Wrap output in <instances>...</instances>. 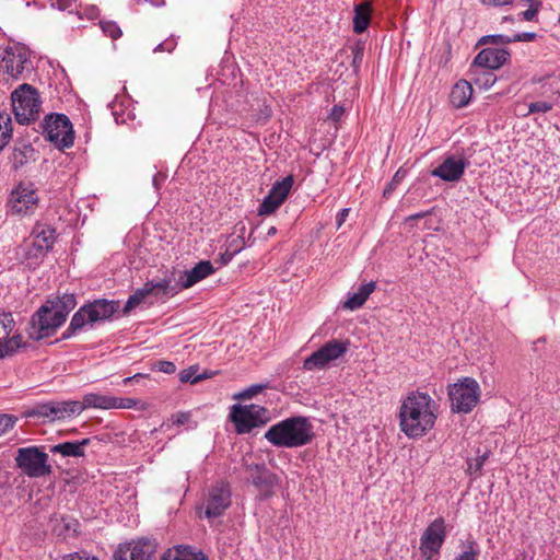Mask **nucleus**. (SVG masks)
Returning <instances> with one entry per match:
<instances>
[{
  "instance_id": "nucleus-59",
  "label": "nucleus",
  "mask_w": 560,
  "mask_h": 560,
  "mask_svg": "<svg viewBox=\"0 0 560 560\" xmlns=\"http://www.w3.org/2000/svg\"><path fill=\"white\" fill-rule=\"evenodd\" d=\"M348 213H349V209L348 208H343V209L340 210V212L337 215L338 226H340L345 222L346 217L348 215Z\"/></svg>"
},
{
  "instance_id": "nucleus-11",
  "label": "nucleus",
  "mask_w": 560,
  "mask_h": 560,
  "mask_svg": "<svg viewBox=\"0 0 560 560\" xmlns=\"http://www.w3.org/2000/svg\"><path fill=\"white\" fill-rule=\"evenodd\" d=\"M445 520L440 516L431 522L420 537V552L425 560H439L438 555L446 539Z\"/></svg>"
},
{
  "instance_id": "nucleus-51",
  "label": "nucleus",
  "mask_w": 560,
  "mask_h": 560,
  "mask_svg": "<svg viewBox=\"0 0 560 560\" xmlns=\"http://www.w3.org/2000/svg\"><path fill=\"white\" fill-rule=\"evenodd\" d=\"M137 405V399L115 397V405L113 406V409H131Z\"/></svg>"
},
{
  "instance_id": "nucleus-3",
  "label": "nucleus",
  "mask_w": 560,
  "mask_h": 560,
  "mask_svg": "<svg viewBox=\"0 0 560 560\" xmlns=\"http://www.w3.org/2000/svg\"><path fill=\"white\" fill-rule=\"evenodd\" d=\"M264 438L276 447H302L313 442L314 425L307 417L293 416L272 424Z\"/></svg>"
},
{
  "instance_id": "nucleus-8",
  "label": "nucleus",
  "mask_w": 560,
  "mask_h": 560,
  "mask_svg": "<svg viewBox=\"0 0 560 560\" xmlns=\"http://www.w3.org/2000/svg\"><path fill=\"white\" fill-rule=\"evenodd\" d=\"M230 419L237 434H247L255 428L265 425L269 420V410L260 405H233Z\"/></svg>"
},
{
  "instance_id": "nucleus-28",
  "label": "nucleus",
  "mask_w": 560,
  "mask_h": 560,
  "mask_svg": "<svg viewBox=\"0 0 560 560\" xmlns=\"http://www.w3.org/2000/svg\"><path fill=\"white\" fill-rule=\"evenodd\" d=\"M55 420H63L74 415H80L84 410V406L78 400H54Z\"/></svg>"
},
{
  "instance_id": "nucleus-48",
  "label": "nucleus",
  "mask_w": 560,
  "mask_h": 560,
  "mask_svg": "<svg viewBox=\"0 0 560 560\" xmlns=\"http://www.w3.org/2000/svg\"><path fill=\"white\" fill-rule=\"evenodd\" d=\"M245 247L243 235H237L228 241L226 248L234 255L238 254Z\"/></svg>"
},
{
  "instance_id": "nucleus-25",
  "label": "nucleus",
  "mask_w": 560,
  "mask_h": 560,
  "mask_svg": "<svg viewBox=\"0 0 560 560\" xmlns=\"http://www.w3.org/2000/svg\"><path fill=\"white\" fill-rule=\"evenodd\" d=\"M472 86L469 81L459 80L454 84L450 94V102L456 108H463L470 102Z\"/></svg>"
},
{
  "instance_id": "nucleus-49",
  "label": "nucleus",
  "mask_w": 560,
  "mask_h": 560,
  "mask_svg": "<svg viewBox=\"0 0 560 560\" xmlns=\"http://www.w3.org/2000/svg\"><path fill=\"white\" fill-rule=\"evenodd\" d=\"M16 418L12 415L1 413L0 415V435L8 432L15 424Z\"/></svg>"
},
{
  "instance_id": "nucleus-27",
  "label": "nucleus",
  "mask_w": 560,
  "mask_h": 560,
  "mask_svg": "<svg viewBox=\"0 0 560 560\" xmlns=\"http://www.w3.org/2000/svg\"><path fill=\"white\" fill-rule=\"evenodd\" d=\"M372 14V4L369 1L361 2L354 7L353 31L361 34L366 31Z\"/></svg>"
},
{
  "instance_id": "nucleus-12",
  "label": "nucleus",
  "mask_w": 560,
  "mask_h": 560,
  "mask_svg": "<svg viewBox=\"0 0 560 560\" xmlns=\"http://www.w3.org/2000/svg\"><path fill=\"white\" fill-rule=\"evenodd\" d=\"M159 548L155 538L139 537L131 541L119 544L114 552L115 560H152Z\"/></svg>"
},
{
  "instance_id": "nucleus-17",
  "label": "nucleus",
  "mask_w": 560,
  "mask_h": 560,
  "mask_svg": "<svg viewBox=\"0 0 560 560\" xmlns=\"http://www.w3.org/2000/svg\"><path fill=\"white\" fill-rule=\"evenodd\" d=\"M32 244L26 250V258H44L54 246L56 230L46 223L37 222L32 231Z\"/></svg>"
},
{
  "instance_id": "nucleus-44",
  "label": "nucleus",
  "mask_w": 560,
  "mask_h": 560,
  "mask_svg": "<svg viewBox=\"0 0 560 560\" xmlns=\"http://www.w3.org/2000/svg\"><path fill=\"white\" fill-rule=\"evenodd\" d=\"M152 370L159 371L165 374H174L176 372V365L172 361L156 360L152 363Z\"/></svg>"
},
{
  "instance_id": "nucleus-57",
  "label": "nucleus",
  "mask_w": 560,
  "mask_h": 560,
  "mask_svg": "<svg viewBox=\"0 0 560 560\" xmlns=\"http://www.w3.org/2000/svg\"><path fill=\"white\" fill-rule=\"evenodd\" d=\"M234 256H235V255H234V254H232V253L226 248V249H225V252H224V253H222V254L220 255V259H219V261H220L221 266H225V265H228V264L233 259V257H234Z\"/></svg>"
},
{
  "instance_id": "nucleus-41",
  "label": "nucleus",
  "mask_w": 560,
  "mask_h": 560,
  "mask_svg": "<svg viewBox=\"0 0 560 560\" xmlns=\"http://www.w3.org/2000/svg\"><path fill=\"white\" fill-rule=\"evenodd\" d=\"M268 387H269V383L254 384V385H250L249 387L245 388L244 390L235 394L233 398L241 399V400L250 399Z\"/></svg>"
},
{
  "instance_id": "nucleus-53",
  "label": "nucleus",
  "mask_w": 560,
  "mask_h": 560,
  "mask_svg": "<svg viewBox=\"0 0 560 560\" xmlns=\"http://www.w3.org/2000/svg\"><path fill=\"white\" fill-rule=\"evenodd\" d=\"M190 415L188 412H177L172 415V422L176 425H183L188 422Z\"/></svg>"
},
{
  "instance_id": "nucleus-54",
  "label": "nucleus",
  "mask_w": 560,
  "mask_h": 560,
  "mask_svg": "<svg viewBox=\"0 0 560 560\" xmlns=\"http://www.w3.org/2000/svg\"><path fill=\"white\" fill-rule=\"evenodd\" d=\"M479 2L487 7H504L513 2V0H479Z\"/></svg>"
},
{
  "instance_id": "nucleus-45",
  "label": "nucleus",
  "mask_w": 560,
  "mask_h": 560,
  "mask_svg": "<svg viewBox=\"0 0 560 560\" xmlns=\"http://www.w3.org/2000/svg\"><path fill=\"white\" fill-rule=\"evenodd\" d=\"M14 319L11 313H1L0 314V327L4 334V336H9L10 332L14 328Z\"/></svg>"
},
{
  "instance_id": "nucleus-43",
  "label": "nucleus",
  "mask_w": 560,
  "mask_h": 560,
  "mask_svg": "<svg viewBox=\"0 0 560 560\" xmlns=\"http://www.w3.org/2000/svg\"><path fill=\"white\" fill-rule=\"evenodd\" d=\"M535 37H480L477 45H486L488 43L498 44L501 43H512V42H529L533 40Z\"/></svg>"
},
{
  "instance_id": "nucleus-64",
  "label": "nucleus",
  "mask_w": 560,
  "mask_h": 560,
  "mask_svg": "<svg viewBox=\"0 0 560 560\" xmlns=\"http://www.w3.org/2000/svg\"><path fill=\"white\" fill-rule=\"evenodd\" d=\"M423 217H424V213H418V214L412 215V218H416V219H420Z\"/></svg>"
},
{
  "instance_id": "nucleus-14",
  "label": "nucleus",
  "mask_w": 560,
  "mask_h": 560,
  "mask_svg": "<svg viewBox=\"0 0 560 560\" xmlns=\"http://www.w3.org/2000/svg\"><path fill=\"white\" fill-rule=\"evenodd\" d=\"M39 197L35 184L21 182L15 186L8 200L11 211L16 214H31L37 208Z\"/></svg>"
},
{
  "instance_id": "nucleus-58",
  "label": "nucleus",
  "mask_w": 560,
  "mask_h": 560,
  "mask_svg": "<svg viewBox=\"0 0 560 560\" xmlns=\"http://www.w3.org/2000/svg\"><path fill=\"white\" fill-rule=\"evenodd\" d=\"M398 175H399V172H397L394 177H393V180L387 185V187L384 189L383 191V196L384 197H388L392 191L395 189V183L398 182Z\"/></svg>"
},
{
  "instance_id": "nucleus-7",
  "label": "nucleus",
  "mask_w": 560,
  "mask_h": 560,
  "mask_svg": "<svg viewBox=\"0 0 560 560\" xmlns=\"http://www.w3.org/2000/svg\"><path fill=\"white\" fill-rule=\"evenodd\" d=\"M480 386L472 377H464L448 386L451 410L456 413H469L480 400Z\"/></svg>"
},
{
  "instance_id": "nucleus-50",
  "label": "nucleus",
  "mask_w": 560,
  "mask_h": 560,
  "mask_svg": "<svg viewBox=\"0 0 560 560\" xmlns=\"http://www.w3.org/2000/svg\"><path fill=\"white\" fill-rule=\"evenodd\" d=\"M177 46L175 37H166L162 43L156 45L153 49L154 52H172Z\"/></svg>"
},
{
  "instance_id": "nucleus-39",
  "label": "nucleus",
  "mask_w": 560,
  "mask_h": 560,
  "mask_svg": "<svg viewBox=\"0 0 560 560\" xmlns=\"http://www.w3.org/2000/svg\"><path fill=\"white\" fill-rule=\"evenodd\" d=\"M104 35H122L119 23L107 16H103L97 25Z\"/></svg>"
},
{
  "instance_id": "nucleus-13",
  "label": "nucleus",
  "mask_w": 560,
  "mask_h": 560,
  "mask_svg": "<svg viewBox=\"0 0 560 560\" xmlns=\"http://www.w3.org/2000/svg\"><path fill=\"white\" fill-rule=\"evenodd\" d=\"M350 342L332 339L313 352L303 362V369L306 371L325 369L330 362L342 357L349 349Z\"/></svg>"
},
{
  "instance_id": "nucleus-21",
  "label": "nucleus",
  "mask_w": 560,
  "mask_h": 560,
  "mask_svg": "<svg viewBox=\"0 0 560 560\" xmlns=\"http://www.w3.org/2000/svg\"><path fill=\"white\" fill-rule=\"evenodd\" d=\"M510 59V52L504 48L488 47L478 52L471 65L488 70L501 68Z\"/></svg>"
},
{
  "instance_id": "nucleus-4",
  "label": "nucleus",
  "mask_w": 560,
  "mask_h": 560,
  "mask_svg": "<svg viewBox=\"0 0 560 560\" xmlns=\"http://www.w3.org/2000/svg\"><path fill=\"white\" fill-rule=\"evenodd\" d=\"M118 301L96 299L82 305L72 316L60 340L69 339L86 327L110 319L119 310Z\"/></svg>"
},
{
  "instance_id": "nucleus-31",
  "label": "nucleus",
  "mask_w": 560,
  "mask_h": 560,
  "mask_svg": "<svg viewBox=\"0 0 560 560\" xmlns=\"http://www.w3.org/2000/svg\"><path fill=\"white\" fill-rule=\"evenodd\" d=\"M293 185V177L292 175L285 176L281 180L276 182L271 189L269 190L268 195L272 196L277 201H279L281 205L287 199L291 188Z\"/></svg>"
},
{
  "instance_id": "nucleus-63",
  "label": "nucleus",
  "mask_w": 560,
  "mask_h": 560,
  "mask_svg": "<svg viewBox=\"0 0 560 560\" xmlns=\"http://www.w3.org/2000/svg\"><path fill=\"white\" fill-rule=\"evenodd\" d=\"M276 233H277V229H276V226H271V228H269V230L267 231V236H268V237H271V236L276 235Z\"/></svg>"
},
{
  "instance_id": "nucleus-34",
  "label": "nucleus",
  "mask_w": 560,
  "mask_h": 560,
  "mask_svg": "<svg viewBox=\"0 0 560 560\" xmlns=\"http://www.w3.org/2000/svg\"><path fill=\"white\" fill-rule=\"evenodd\" d=\"M34 149L31 144H23L22 147H14L11 162L13 170H19L23 165H25L28 161L30 155L33 153Z\"/></svg>"
},
{
  "instance_id": "nucleus-46",
  "label": "nucleus",
  "mask_w": 560,
  "mask_h": 560,
  "mask_svg": "<svg viewBox=\"0 0 560 560\" xmlns=\"http://www.w3.org/2000/svg\"><path fill=\"white\" fill-rule=\"evenodd\" d=\"M488 458V454L485 453L483 455H479L477 456V458L475 459V462H471L469 460L467 464H468V467H467V472L470 474V475H477L481 471L483 465H485V462L487 460Z\"/></svg>"
},
{
  "instance_id": "nucleus-9",
  "label": "nucleus",
  "mask_w": 560,
  "mask_h": 560,
  "mask_svg": "<svg viewBox=\"0 0 560 560\" xmlns=\"http://www.w3.org/2000/svg\"><path fill=\"white\" fill-rule=\"evenodd\" d=\"M46 140L57 148H70L74 142V132L69 117L65 114L47 115L40 124Z\"/></svg>"
},
{
  "instance_id": "nucleus-47",
  "label": "nucleus",
  "mask_w": 560,
  "mask_h": 560,
  "mask_svg": "<svg viewBox=\"0 0 560 560\" xmlns=\"http://www.w3.org/2000/svg\"><path fill=\"white\" fill-rule=\"evenodd\" d=\"M552 108H553V104L550 102H545V101L533 102L528 105L527 115L534 114V113H548Z\"/></svg>"
},
{
  "instance_id": "nucleus-62",
  "label": "nucleus",
  "mask_w": 560,
  "mask_h": 560,
  "mask_svg": "<svg viewBox=\"0 0 560 560\" xmlns=\"http://www.w3.org/2000/svg\"><path fill=\"white\" fill-rule=\"evenodd\" d=\"M138 3L148 2L153 7H162L165 4V0H137Z\"/></svg>"
},
{
  "instance_id": "nucleus-22",
  "label": "nucleus",
  "mask_w": 560,
  "mask_h": 560,
  "mask_svg": "<svg viewBox=\"0 0 560 560\" xmlns=\"http://www.w3.org/2000/svg\"><path fill=\"white\" fill-rule=\"evenodd\" d=\"M161 560H209L200 550L187 545H177L168 548L161 556Z\"/></svg>"
},
{
  "instance_id": "nucleus-52",
  "label": "nucleus",
  "mask_w": 560,
  "mask_h": 560,
  "mask_svg": "<svg viewBox=\"0 0 560 560\" xmlns=\"http://www.w3.org/2000/svg\"><path fill=\"white\" fill-rule=\"evenodd\" d=\"M56 560H98V558H96L94 556H90L85 551H81V552H71L68 555H63Z\"/></svg>"
},
{
  "instance_id": "nucleus-60",
  "label": "nucleus",
  "mask_w": 560,
  "mask_h": 560,
  "mask_svg": "<svg viewBox=\"0 0 560 560\" xmlns=\"http://www.w3.org/2000/svg\"><path fill=\"white\" fill-rule=\"evenodd\" d=\"M145 376H147L145 374L137 373V374H135V375H132V376L125 377V378L122 380V383H124L125 385H128L129 383H131V382H133V381H137L138 378L145 377Z\"/></svg>"
},
{
  "instance_id": "nucleus-26",
  "label": "nucleus",
  "mask_w": 560,
  "mask_h": 560,
  "mask_svg": "<svg viewBox=\"0 0 560 560\" xmlns=\"http://www.w3.org/2000/svg\"><path fill=\"white\" fill-rule=\"evenodd\" d=\"M468 74L470 77V80L482 90H489L493 86V84L497 81L495 74L492 72V70L483 69L481 67H477L474 65H470V68L468 70Z\"/></svg>"
},
{
  "instance_id": "nucleus-5",
  "label": "nucleus",
  "mask_w": 560,
  "mask_h": 560,
  "mask_svg": "<svg viewBox=\"0 0 560 560\" xmlns=\"http://www.w3.org/2000/svg\"><path fill=\"white\" fill-rule=\"evenodd\" d=\"M15 119L21 125H28L38 119L42 100L36 88L23 83L11 94Z\"/></svg>"
},
{
  "instance_id": "nucleus-55",
  "label": "nucleus",
  "mask_w": 560,
  "mask_h": 560,
  "mask_svg": "<svg viewBox=\"0 0 560 560\" xmlns=\"http://www.w3.org/2000/svg\"><path fill=\"white\" fill-rule=\"evenodd\" d=\"M555 74L553 73H545V74H535L533 75L532 78V83H535V84H545L548 80H550L551 78H553Z\"/></svg>"
},
{
  "instance_id": "nucleus-23",
  "label": "nucleus",
  "mask_w": 560,
  "mask_h": 560,
  "mask_svg": "<svg viewBox=\"0 0 560 560\" xmlns=\"http://www.w3.org/2000/svg\"><path fill=\"white\" fill-rule=\"evenodd\" d=\"M91 443V439L85 438L81 441H67L50 446V452L60 454L63 457H83L85 455L84 447Z\"/></svg>"
},
{
  "instance_id": "nucleus-10",
  "label": "nucleus",
  "mask_w": 560,
  "mask_h": 560,
  "mask_svg": "<svg viewBox=\"0 0 560 560\" xmlns=\"http://www.w3.org/2000/svg\"><path fill=\"white\" fill-rule=\"evenodd\" d=\"M31 56L32 51L26 45L13 42L3 49L0 67L11 78L18 79L24 71L33 69Z\"/></svg>"
},
{
  "instance_id": "nucleus-56",
  "label": "nucleus",
  "mask_w": 560,
  "mask_h": 560,
  "mask_svg": "<svg viewBox=\"0 0 560 560\" xmlns=\"http://www.w3.org/2000/svg\"><path fill=\"white\" fill-rule=\"evenodd\" d=\"M343 113H345L343 107L335 105L330 110L329 118L334 121H338L341 118V116L343 115Z\"/></svg>"
},
{
  "instance_id": "nucleus-24",
  "label": "nucleus",
  "mask_w": 560,
  "mask_h": 560,
  "mask_svg": "<svg viewBox=\"0 0 560 560\" xmlns=\"http://www.w3.org/2000/svg\"><path fill=\"white\" fill-rule=\"evenodd\" d=\"M375 288L376 283L374 281L361 284L357 292L349 293L348 299L342 303V307L350 311L362 307Z\"/></svg>"
},
{
  "instance_id": "nucleus-1",
  "label": "nucleus",
  "mask_w": 560,
  "mask_h": 560,
  "mask_svg": "<svg viewBox=\"0 0 560 560\" xmlns=\"http://www.w3.org/2000/svg\"><path fill=\"white\" fill-rule=\"evenodd\" d=\"M438 418V405L427 393L413 390L402 400L398 419L401 432L417 439L433 429Z\"/></svg>"
},
{
  "instance_id": "nucleus-30",
  "label": "nucleus",
  "mask_w": 560,
  "mask_h": 560,
  "mask_svg": "<svg viewBox=\"0 0 560 560\" xmlns=\"http://www.w3.org/2000/svg\"><path fill=\"white\" fill-rule=\"evenodd\" d=\"M81 405L86 408L113 409L115 396L89 393L83 396Z\"/></svg>"
},
{
  "instance_id": "nucleus-19",
  "label": "nucleus",
  "mask_w": 560,
  "mask_h": 560,
  "mask_svg": "<svg viewBox=\"0 0 560 560\" xmlns=\"http://www.w3.org/2000/svg\"><path fill=\"white\" fill-rule=\"evenodd\" d=\"M231 487L228 482L219 481L212 485L206 499L205 516L217 518L223 515L231 505Z\"/></svg>"
},
{
  "instance_id": "nucleus-18",
  "label": "nucleus",
  "mask_w": 560,
  "mask_h": 560,
  "mask_svg": "<svg viewBox=\"0 0 560 560\" xmlns=\"http://www.w3.org/2000/svg\"><path fill=\"white\" fill-rule=\"evenodd\" d=\"M245 468L252 479V483L259 492L260 500H266L273 495L279 478L275 472L267 468L265 463H246Z\"/></svg>"
},
{
  "instance_id": "nucleus-61",
  "label": "nucleus",
  "mask_w": 560,
  "mask_h": 560,
  "mask_svg": "<svg viewBox=\"0 0 560 560\" xmlns=\"http://www.w3.org/2000/svg\"><path fill=\"white\" fill-rule=\"evenodd\" d=\"M536 13H537V9L530 7L525 12H523V16H524L525 20L529 21V20H532L535 16Z\"/></svg>"
},
{
  "instance_id": "nucleus-36",
  "label": "nucleus",
  "mask_w": 560,
  "mask_h": 560,
  "mask_svg": "<svg viewBox=\"0 0 560 560\" xmlns=\"http://www.w3.org/2000/svg\"><path fill=\"white\" fill-rule=\"evenodd\" d=\"M198 365H190L178 373V378L182 383L197 384L198 382L210 377L206 371L203 373H198Z\"/></svg>"
},
{
  "instance_id": "nucleus-38",
  "label": "nucleus",
  "mask_w": 560,
  "mask_h": 560,
  "mask_svg": "<svg viewBox=\"0 0 560 560\" xmlns=\"http://www.w3.org/2000/svg\"><path fill=\"white\" fill-rule=\"evenodd\" d=\"M8 336L0 338V350L3 353V358L7 355H11L19 348L22 347V337L21 335H15L10 339H7Z\"/></svg>"
},
{
  "instance_id": "nucleus-35",
  "label": "nucleus",
  "mask_w": 560,
  "mask_h": 560,
  "mask_svg": "<svg viewBox=\"0 0 560 560\" xmlns=\"http://www.w3.org/2000/svg\"><path fill=\"white\" fill-rule=\"evenodd\" d=\"M13 137L12 120L9 115L0 114V152L10 143Z\"/></svg>"
},
{
  "instance_id": "nucleus-2",
  "label": "nucleus",
  "mask_w": 560,
  "mask_h": 560,
  "mask_svg": "<svg viewBox=\"0 0 560 560\" xmlns=\"http://www.w3.org/2000/svg\"><path fill=\"white\" fill-rule=\"evenodd\" d=\"M73 293H63L47 299L31 316L26 329L27 336L34 341L49 338L56 334L67 320L69 313L75 307Z\"/></svg>"
},
{
  "instance_id": "nucleus-15",
  "label": "nucleus",
  "mask_w": 560,
  "mask_h": 560,
  "mask_svg": "<svg viewBox=\"0 0 560 560\" xmlns=\"http://www.w3.org/2000/svg\"><path fill=\"white\" fill-rule=\"evenodd\" d=\"M172 291H175L170 285V279L163 278L147 281L142 288L137 289L127 300L122 313L127 315L131 310L140 305L149 294H154L155 298H170Z\"/></svg>"
},
{
  "instance_id": "nucleus-32",
  "label": "nucleus",
  "mask_w": 560,
  "mask_h": 560,
  "mask_svg": "<svg viewBox=\"0 0 560 560\" xmlns=\"http://www.w3.org/2000/svg\"><path fill=\"white\" fill-rule=\"evenodd\" d=\"M75 15L79 20L90 21L93 25H98L100 20L103 19L101 10L95 4H83L79 2Z\"/></svg>"
},
{
  "instance_id": "nucleus-16",
  "label": "nucleus",
  "mask_w": 560,
  "mask_h": 560,
  "mask_svg": "<svg viewBox=\"0 0 560 560\" xmlns=\"http://www.w3.org/2000/svg\"><path fill=\"white\" fill-rule=\"evenodd\" d=\"M215 269L211 261L209 260H201L199 261L194 268L190 270L184 271L179 279H175V272L174 271H166L164 273L165 279H170V285L175 291H172V295L174 296L178 292H180L183 289H188L195 285L197 282L203 280L205 278L211 276L214 273Z\"/></svg>"
},
{
  "instance_id": "nucleus-42",
  "label": "nucleus",
  "mask_w": 560,
  "mask_h": 560,
  "mask_svg": "<svg viewBox=\"0 0 560 560\" xmlns=\"http://www.w3.org/2000/svg\"><path fill=\"white\" fill-rule=\"evenodd\" d=\"M281 206V203L279 201H277L272 196L270 195H267L262 202L259 205V208H258V214L259 215H268V214H271L273 213L279 207Z\"/></svg>"
},
{
  "instance_id": "nucleus-29",
  "label": "nucleus",
  "mask_w": 560,
  "mask_h": 560,
  "mask_svg": "<svg viewBox=\"0 0 560 560\" xmlns=\"http://www.w3.org/2000/svg\"><path fill=\"white\" fill-rule=\"evenodd\" d=\"M55 405L54 400L36 402L34 406L24 411L26 418L47 419L48 421L55 420Z\"/></svg>"
},
{
  "instance_id": "nucleus-6",
  "label": "nucleus",
  "mask_w": 560,
  "mask_h": 560,
  "mask_svg": "<svg viewBox=\"0 0 560 560\" xmlns=\"http://www.w3.org/2000/svg\"><path fill=\"white\" fill-rule=\"evenodd\" d=\"M14 460L15 466L28 478H43L52 474L49 456L43 446L20 447Z\"/></svg>"
},
{
  "instance_id": "nucleus-40",
  "label": "nucleus",
  "mask_w": 560,
  "mask_h": 560,
  "mask_svg": "<svg viewBox=\"0 0 560 560\" xmlns=\"http://www.w3.org/2000/svg\"><path fill=\"white\" fill-rule=\"evenodd\" d=\"M51 8L68 14H75L79 2L78 0H49Z\"/></svg>"
},
{
  "instance_id": "nucleus-20",
  "label": "nucleus",
  "mask_w": 560,
  "mask_h": 560,
  "mask_svg": "<svg viewBox=\"0 0 560 560\" xmlns=\"http://www.w3.org/2000/svg\"><path fill=\"white\" fill-rule=\"evenodd\" d=\"M468 165L469 161L465 156L451 154L431 171V175L444 182L456 183L460 180Z\"/></svg>"
},
{
  "instance_id": "nucleus-33",
  "label": "nucleus",
  "mask_w": 560,
  "mask_h": 560,
  "mask_svg": "<svg viewBox=\"0 0 560 560\" xmlns=\"http://www.w3.org/2000/svg\"><path fill=\"white\" fill-rule=\"evenodd\" d=\"M364 49H365V42L362 40L361 38H359L358 40H355L352 44H347L345 47V52L350 50V52L352 55L351 66L353 67L355 72L360 69V67L362 65Z\"/></svg>"
},
{
  "instance_id": "nucleus-37",
  "label": "nucleus",
  "mask_w": 560,
  "mask_h": 560,
  "mask_svg": "<svg viewBox=\"0 0 560 560\" xmlns=\"http://www.w3.org/2000/svg\"><path fill=\"white\" fill-rule=\"evenodd\" d=\"M480 547L474 538H468L465 541L464 550L458 553L453 560H479Z\"/></svg>"
}]
</instances>
